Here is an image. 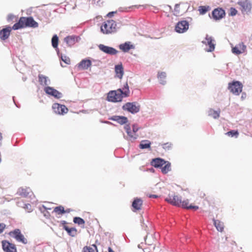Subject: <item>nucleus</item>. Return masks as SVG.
Listing matches in <instances>:
<instances>
[{
    "label": "nucleus",
    "mask_w": 252,
    "mask_h": 252,
    "mask_svg": "<svg viewBox=\"0 0 252 252\" xmlns=\"http://www.w3.org/2000/svg\"><path fill=\"white\" fill-rule=\"evenodd\" d=\"M243 85L238 81H234L228 84V89L233 94L238 95L242 91Z\"/></svg>",
    "instance_id": "4"
},
{
    "label": "nucleus",
    "mask_w": 252,
    "mask_h": 252,
    "mask_svg": "<svg viewBox=\"0 0 252 252\" xmlns=\"http://www.w3.org/2000/svg\"><path fill=\"white\" fill-rule=\"evenodd\" d=\"M238 4L242 8V13L246 12L247 14L250 13L252 8V4L249 0H243L238 2Z\"/></svg>",
    "instance_id": "12"
},
{
    "label": "nucleus",
    "mask_w": 252,
    "mask_h": 252,
    "mask_svg": "<svg viewBox=\"0 0 252 252\" xmlns=\"http://www.w3.org/2000/svg\"><path fill=\"white\" fill-rule=\"evenodd\" d=\"M2 247L5 252H17L15 245L10 243L6 240L2 241Z\"/></svg>",
    "instance_id": "14"
},
{
    "label": "nucleus",
    "mask_w": 252,
    "mask_h": 252,
    "mask_svg": "<svg viewBox=\"0 0 252 252\" xmlns=\"http://www.w3.org/2000/svg\"><path fill=\"white\" fill-rule=\"evenodd\" d=\"M232 52L233 54L236 55H239L242 53V50H239V46L237 45L232 48Z\"/></svg>",
    "instance_id": "41"
},
{
    "label": "nucleus",
    "mask_w": 252,
    "mask_h": 252,
    "mask_svg": "<svg viewBox=\"0 0 252 252\" xmlns=\"http://www.w3.org/2000/svg\"><path fill=\"white\" fill-rule=\"evenodd\" d=\"M104 123H105V124H111V123L110 122H108V121H105Z\"/></svg>",
    "instance_id": "62"
},
{
    "label": "nucleus",
    "mask_w": 252,
    "mask_h": 252,
    "mask_svg": "<svg viewBox=\"0 0 252 252\" xmlns=\"http://www.w3.org/2000/svg\"><path fill=\"white\" fill-rule=\"evenodd\" d=\"M25 22L24 21V17H21L19 21L14 24V25L12 26V29L14 30H17L20 29H22L24 28H26V26L25 25Z\"/></svg>",
    "instance_id": "26"
},
{
    "label": "nucleus",
    "mask_w": 252,
    "mask_h": 252,
    "mask_svg": "<svg viewBox=\"0 0 252 252\" xmlns=\"http://www.w3.org/2000/svg\"><path fill=\"white\" fill-rule=\"evenodd\" d=\"M66 223H67V222H66V221H65V220H62V221H61V223L62 225H63V226L64 225H65V224H66Z\"/></svg>",
    "instance_id": "58"
},
{
    "label": "nucleus",
    "mask_w": 252,
    "mask_h": 252,
    "mask_svg": "<svg viewBox=\"0 0 252 252\" xmlns=\"http://www.w3.org/2000/svg\"><path fill=\"white\" fill-rule=\"evenodd\" d=\"M115 72L116 76L119 79H122L124 74V67L122 63L115 65Z\"/></svg>",
    "instance_id": "24"
},
{
    "label": "nucleus",
    "mask_w": 252,
    "mask_h": 252,
    "mask_svg": "<svg viewBox=\"0 0 252 252\" xmlns=\"http://www.w3.org/2000/svg\"><path fill=\"white\" fill-rule=\"evenodd\" d=\"M202 43L209 46L208 48L205 49V51L207 52H212L215 50L216 41L212 36L206 34L204 40L202 41Z\"/></svg>",
    "instance_id": "5"
},
{
    "label": "nucleus",
    "mask_w": 252,
    "mask_h": 252,
    "mask_svg": "<svg viewBox=\"0 0 252 252\" xmlns=\"http://www.w3.org/2000/svg\"><path fill=\"white\" fill-rule=\"evenodd\" d=\"M6 225L3 223H0V234L5 229Z\"/></svg>",
    "instance_id": "50"
},
{
    "label": "nucleus",
    "mask_w": 252,
    "mask_h": 252,
    "mask_svg": "<svg viewBox=\"0 0 252 252\" xmlns=\"http://www.w3.org/2000/svg\"><path fill=\"white\" fill-rule=\"evenodd\" d=\"M198 209V207L197 206H194L192 205H189L188 207V209H193L194 210H196Z\"/></svg>",
    "instance_id": "52"
},
{
    "label": "nucleus",
    "mask_w": 252,
    "mask_h": 252,
    "mask_svg": "<svg viewBox=\"0 0 252 252\" xmlns=\"http://www.w3.org/2000/svg\"><path fill=\"white\" fill-rule=\"evenodd\" d=\"M117 12V11H111V12H109L107 16L108 17H112V16H113L114 14L115 13H116Z\"/></svg>",
    "instance_id": "55"
},
{
    "label": "nucleus",
    "mask_w": 252,
    "mask_h": 252,
    "mask_svg": "<svg viewBox=\"0 0 252 252\" xmlns=\"http://www.w3.org/2000/svg\"><path fill=\"white\" fill-rule=\"evenodd\" d=\"M226 134L228 136H231V137H237L239 135V132L238 130H231L227 132L226 133Z\"/></svg>",
    "instance_id": "39"
},
{
    "label": "nucleus",
    "mask_w": 252,
    "mask_h": 252,
    "mask_svg": "<svg viewBox=\"0 0 252 252\" xmlns=\"http://www.w3.org/2000/svg\"><path fill=\"white\" fill-rule=\"evenodd\" d=\"M17 192L19 195L24 197H27L28 196L31 197L32 195V193L31 189L29 188H20L18 189Z\"/></svg>",
    "instance_id": "22"
},
{
    "label": "nucleus",
    "mask_w": 252,
    "mask_h": 252,
    "mask_svg": "<svg viewBox=\"0 0 252 252\" xmlns=\"http://www.w3.org/2000/svg\"><path fill=\"white\" fill-rule=\"evenodd\" d=\"M165 163L166 161L160 158H153L151 162V165L155 168H161Z\"/></svg>",
    "instance_id": "21"
},
{
    "label": "nucleus",
    "mask_w": 252,
    "mask_h": 252,
    "mask_svg": "<svg viewBox=\"0 0 252 252\" xmlns=\"http://www.w3.org/2000/svg\"><path fill=\"white\" fill-rule=\"evenodd\" d=\"M119 48L125 53L128 52L129 50L134 48V46L131 44L130 42L128 41L121 44L119 45Z\"/></svg>",
    "instance_id": "25"
},
{
    "label": "nucleus",
    "mask_w": 252,
    "mask_h": 252,
    "mask_svg": "<svg viewBox=\"0 0 252 252\" xmlns=\"http://www.w3.org/2000/svg\"><path fill=\"white\" fill-rule=\"evenodd\" d=\"M98 47L101 51L111 56L116 55L119 52L115 48L102 44H99Z\"/></svg>",
    "instance_id": "10"
},
{
    "label": "nucleus",
    "mask_w": 252,
    "mask_h": 252,
    "mask_svg": "<svg viewBox=\"0 0 252 252\" xmlns=\"http://www.w3.org/2000/svg\"><path fill=\"white\" fill-rule=\"evenodd\" d=\"M12 30H13L12 28L9 26H6L4 28H3L0 31V38L2 40H5L8 39Z\"/></svg>",
    "instance_id": "17"
},
{
    "label": "nucleus",
    "mask_w": 252,
    "mask_h": 252,
    "mask_svg": "<svg viewBox=\"0 0 252 252\" xmlns=\"http://www.w3.org/2000/svg\"><path fill=\"white\" fill-rule=\"evenodd\" d=\"M118 91L121 92L125 97H128L129 95V90L128 84L126 83L121 89H119Z\"/></svg>",
    "instance_id": "30"
},
{
    "label": "nucleus",
    "mask_w": 252,
    "mask_h": 252,
    "mask_svg": "<svg viewBox=\"0 0 252 252\" xmlns=\"http://www.w3.org/2000/svg\"><path fill=\"white\" fill-rule=\"evenodd\" d=\"M9 235L12 237L15 238L18 242H21L24 244L28 243V240L25 238L23 234L21 233L19 229H15L10 231Z\"/></svg>",
    "instance_id": "6"
},
{
    "label": "nucleus",
    "mask_w": 252,
    "mask_h": 252,
    "mask_svg": "<svg viewBox=\"0 0 252 252\" xmlns=\"http://www.w3.org/2000/svg\"><path fill=\"white\" fill-rule=\"evenodd\" d=\"M189 28V23L186 20L179 21L175 28V31L178 33H184L186 32Z\"/></svg>",
    "instance_id": "8"
},
{
    "label": "nucleus",
    "mask_w": 252,
    "mask_h": 252,
    "mask_svg": "<svg viewBox=\"0 0 252 252\" xmlns=\"http://www.w3.org/2000/svg\"><path fill=\"white\" fill-rule=\"evenodd\" d=\"M157 77L160 84L162 85H164L166 84V73L165 72H158V73Z\"/></svg>",
    "instance_id": "29"
},
{
    "label": "nucleus",
    "mask_w": 252,
    "mask_h": 252,
    "mask_svg": "<svg viewBox=\"0 0 252 252\" xmlns=\"http://www.w3.org/2000/svg\"><path fill=\"white\" fill-rule=\"evenodd\" d=\"M246 94L245 93H243L242 94L241 98L242 99H245L246 98Z\"/></svg>",
    "instance_id": "56"
},
{
    "label": "nucleus",
    "mask_w": 252,
    "mask_h": 252,
    "mask_svg": "<svg viewBox=\"0 0 252 252\" xmlns=\"http://www.w3.org/2000/svg\"><path fill=\"white\" fill-rule=\"evenodd\" d=\"M110 120L115 121L121 125H127L128 122L127 118L123 116H113L109 118Z\"/></svg>",
    "instance_id": "18"
},
{
    "label": "nucleus",
    "mask_w": 252,
    "mask_h": 252,
    "mask_svg": "<svg viewBox=\"0 0 252 252\" xmlns=\"http://www.w3.org/2000/svg\"><path fill=\"white\" fill-rule=\"evenodd\" d=\"M165 200L167 202L177 206H180L182 203L181 197L175 194H169Z\"/></svg>",
    "instance_id": "11"
},
{
    "label": "nucleus",
    "mask_w": 252,
    "mask_h": 252,
    "mask_svg": "<svg viewBox=\"0 0 252 252\" xmlns=\"http://www.w3.org/2000/svg\"><path fill=\"white\" fill-rule=\"evenodd\" d=\"M172 144L170 142H167L162 144V148L166 151H169L171 149Z\"/></svg>",
    "instance_id": "40"
},
{
    "label": "nucleus",
    "mask_w": 252,
    "mask_h": 252,
    "mask_svg": "<svg viewBox=\"0 0 252 252\" xmlns=\"http://www.w3.org/2000/svg\"><path fill=\"white\" fill-rule=\"evenodd\" d=\"M214 224L217 229L220 232H222L223 230V224L222 222L219 220L213 219Z\"/></svg>",
    "instance_id": "34"
},
{
    "label": "nucleus",
    "mask_w": 252,
    "mask_h": 252,
    "mask_svg": "<svg viewBox=\"0 0 252 252\" xmlns=\"http://www.w3.org/2000/svg\"><path fill=\"white\" fill-rule=\"evenodd\" d=\"M151 142L148 140H142L139 145V148L141 149H148L149 150H151Z\"/></svg>",
    "instance_id": "31"
},
{
    "label": "nucleus",
    "mask_w": 252,
    "mask_h": 252,
    "mask_svg": "<svg viewBox=\"0 0 252 252\" xmlns=\"http://www.w3.org/2000/svg\"><path fill=\"white\" fill-rule=\"evenodd\" d=\"M25 25L26 27H31L32 28H36L38 27V24L36 22L32 17H24Z\"/></svg>",
    "instance_id": "20"
},
{
    "label": "nucleus",
    "mask_w": 252,
    "mask_h": 252,
    "mask_svg": "<svg viewBox=\"0 0 252 252\" xmlns=\"http://www.w3.org/2000/svg\"><path fill=\"white\" fill-rule=\"evenodd\" d=\"M124 128L127 134V136L124 135V137L126 139L131 141V142L136 139V134L135 133H133V132L131 131V128L129 125H125Z\"/></svg>",
    "instance_id": "15"
},
{
    "label": "nucleus",
    "mask_w": 252,
    "mask_h": 252,
    "mask_svg": "<svg viewBox=\"0 0 252 252\" xmlns=\"http://www.w3.org/2000/svg\"><path fill=\"white\" fill-rule=\"evenodd\" d=\"M38 79L39 84L42 86H49L51 83V80L48 76L42 74H39Z\"/></svg>",
    "instance_id": "19"
},
{
    "label": "nucleus",
    "mask_w": 252,
    "mask_h": 252,
    "mask_svg": "<svg viewBox=\"0 0 252 252\" xmlns=\"http://www.w3.org/2000/svg\"><path fill=\"white\" fill-rule=\"evenodd\" d=\"M83 252H94V250L92 248L86 246L83 248Z\"/></svg>",
    "instance_id": "47"
},
{
    "label": "nucleus",
    "mask_w": 252,
    "mask_h": 252,
    "mask_svg": "<svg viewBox=\"0 0 252 252\" xmlns=\"http://www.w3.org/2000/svg\"><path fill=\"white\" fill-rule=\"evenodd\" d=\"M54 212L59 215H62L65 213L64 207L61 205L57 206L54 209Z\"/></svg>",
    "instance_id": "36"
},
{
    "label": "nucleus",
    "mask_w": 252,
    "mask_h": 252,
    "mask_svg": "<svg viewBox=\"0 0 252 252\" xmlns=\"http://www.w3.org/2000/svg\"><path fill=\"white\" fill-rule=\"evenodd\" d=\"M63 228L71 237H74L77 234V229L75 227L69 228L66 225H64Z\"/></svg>",
    "instance_id": "32"
},
{
    "label": "nucleus",
    "mask_w": 252,
    "mask_h": 252,
    "mask_svg": "<svg viewBox=\"0 0 252 252\" xmlns=\"http://www.w3.org/2000/svg\"><path fill=\"white\" fill-rule=\"evenodd\" d=\"M225 15V11L221 8H215L212 12V18L216 21L221 19Z\"/></svg>",
    "instance_id": "13"
},
{
    "label": "nucleus",
    "mask_w": 252,
    "mask_h": 252,
    "mask_svg": "<svg viewBox=\"0 0 252 252\" xmlns=\"http://www.w3.org/2000/svg\"><path fill=\"white\" fill-rule=\"evenodd\" d=\"M24 208L27 210H29V212L31 211V206L30 204H24Z\"/></svg>",
    "instance_id": "54"
},
{
    "label": "nucleus",
    "mask_w": 252,
    "mask_h": 252,
    "mask_svg": "<svg viewBox=\"0 0 252 252\" xmlns=\"http://www.w3.org/2000/svg\"><path fill=\"white\" fill-rule=\"evenodd\" d=\"M140 221H141V226L142 227V228L143 229H144L145 230H147L146 228L148 227L147 224L145 222H144V220L143 219L141 220Z\"/></svg>",
    "instance_id": "48"
},
{
    "label": "nucleus",
    "mask_w": 252,
    "mask_h": 252,
    "mask_svg": "<svg viewBox=\"0 0 252 252\" xmlns=\"http://www.w3.org/2000/svg\"><path fill=\"white\" fill-rule=\"evenodd\" d=\"M125 97L121 92L117 91H110L107 96V100L112 102H118L122 101Z\"/></svg>",
    "instance_id": "3"
},
{
    "label": "nucleus",
    "mask_w": 252,
    "mask_h": 252,
    "mask_svg": "<svg viewBox=\"0 0 252 252\" xmlns=\"http://www.w3.org/2000/svg\"><path fill=\"white\" fill-rule=\"evenodd\" d=\"M209 6H200L198 7V11L200 14H205L210 9Z\"/></svg>",
    "instance_id": "37"
},
{
    "label": "nucleus",
    "mask_w": 252,
    "mask_h": 252,
    "mask_svg": "<svg viewBox=\"0 0 252 252\" xmlns=\"http://www.w3.org/2000/svg\"><path fill=\"white\" fill-rule=\"evenodd\" d=\"M93 246L94 247H95V249H97L96 246V245H93Z\"/></svg>",
    "instance_id": "63"
},
{
    "label": "nucleus",
    "mask_w": 252,
    "mask_h": 252,
    "mask_svg": "<svg viewBox=\"0 0 252 252\" xmlns=\"http://www.w3.org/2000/svg\"><path fill=\"white\" fill-rule=\"evenodd\" d=\"M149 197H150V198H157L158 197V195H155V194H150L149 195Z\"/></svg>",
    "instance_id": "57"
},
{
    "label": "nucleus",
    "mask_w": 252,
    "mask_h": 252,
    "mask_svg": "<svg viewBox=\"0 0 252 252\" xmlns=\"http://www.w3.org/2000/svg\"><path fill=\"white\" fill-rule=\"evenodd\" d=\"M237 46H239V50H242V53H243L246 49V46L243 44V43H240Z\"/></svg>",
    "instance_id": "46"
},
{
    "label": "nucleus",
    "mask_w": 252,
    "mask_h": 252,
    "mask_svg": "<svg viewBox=\"0 0 252 252\" xmlns=\"http://www.w3.org/2000/svg\"><path fill=\"white\" fill-rule=\"evenodd\" d=\"M116 24L114 20H108L103 23L101 27V31L103 33L108 34L115 31Z\"/></svg>",
    "instance_id": "2"
},
{
    "label": "nucleus",
    "mask_w": 252,
    "mask_h": 252,
    "mask_svg": "<svg viewBox=\"0 0 252 252\" xmlns=\"http://www.w3.org/2000/svg\"><path fill=\"white\" fill-rule=\"evenodd\" d=\"M108 252H115L111 247H109L108 249Z\"/></svg>",
    "instance_id": "59"
},
{
    "label": "nucleus",
    "mask_w": 252,
    "mask_h": 252,
    "mask_svg": "<svg viewBox=\"0 0 252 252\" xmlns=\"http://www.w3.org/2000/svg\"><path fill=\"white\" fill-rule=\"evenodd\" d=\"M14 18V16L13 14H9L8 15L7 17V21L9 22L12 21Z\"/></svg>",
    "instance_id": "51"
},
{
    "label": "nucleus",
    "mask_w": 252,
    "mask_h": 252,
    "mask_svg": "<svg viewBox=\"0 0 252 252\" xmlns=\"http://www.w3.org/2000/svg\"><path fill=\"white\" fill-rule=\"evenodd\" d=\"M139 130V127H138V126H137V125H133L132 126V131L133 132V133H136V132L138 131V130Z\"/></svg>",
    "instance_id": "49"
},
{
    "label": "nucleus",
    "mask_w": 252,
    "mask_h": 252,
    "mask_svg": "<svg viewBox=\"0 0 252 252\" xmlns=\"http://www.w3.org/2000/svg\"><path fill=\"white\" fill-rule=\"evenodd\" d=\"M251 38L252 39V34H251Z\"/></svg>",
    "instance_id": "64"
},
{
    "label": "nucleus",
    "mask_w": 252,
    "mask_h": 252,
    "mask_svg": "<svg viewBox=\"0 0 252 252\" xmlns=\"http://www.w3.org/2000/svg\"><path fill=\"white\" fill-rule=\"evenodd\" d=\"M80 37L76 35H68L64 38V41L68 46L71 47L74 45L76 42H79Z\"/></svg>",
    "instance_id": "16"
},
{
    "label": "nucleus",
    "mask_w": 252,
    "mask_h": 252,
    "mask_svg": "<svg viewBox=\"0 0 252 252\" xmlns=\"http://www.w3.org/2000/svg\"><path fill=\"white\" fill-rule=\"evenodd\" d=\"M179 7L180 5L179 4H176L175 5L174 10L177 12V14L179 13Z\"/></svg>",
    "instance_id": "53"
},
{
    "label": "nucleus",
    "mask_w": 252,
    "mask_h": 252,
    "mask_svg": "<svg viewBox=\"0 0 252 252\" xmlns=\"http://www.w3.org/2000/svg\"><path fill=\"white\" fill-rule=\"evenodd\" d=\"M237 13V10L233 7H231L230 9V13L229 15L231 16H235Z\"/></svg>",
    "instance_id": "44"
},
{
    "label": "nucleus",
    "mask_w": 252,
    "mask_h": 252,
    "mask_svg": "<svg viewBox=\"0 0 252 252\" xmlns=\"http://www.w3.org/2000/svg\"><path fill=\"white\" fill-rule=\"evenodd\" d=\"M164 165L161 167V172L163 174H166L171 170V163L168 161H166V163Z\"/></svg>",
    "instance_id": "35"
},
{
    "label": "nucleus",
    "mask_w": 252,
    "mask_h": 252,
    "mask_svg": "<svg viewBox=\"0 0 252 252\" xmlns=\"http://www.w3.org/2000/svg\"><path fill=\"white\" fill-rule=\"evenodd\" d=\"M65 213H69L70 212V209H66V210H65Z\"/></svg>",
    "instance_id": "61"
},
{
    "label": "nucleus",
    "mask_w": 252,
    "mask_h": 252,
    "mask_svg": "<svg viewBox=\"0 0 252 252\" xmlns=\"http://www.w3.org/2000/svg\"><path fill=\"white\" fill-rule=\"evenodd\" d=\"M2 139V134L1 132H0V141L1 142Z\"/></svg>",
    "instance_id": "60"
},
{
    "label": "nucleus",
    "mask_w": 252,
    "mask_h": 252,
    "mask_svg": "<svg viewBox=\"0 0 252 252\" xmlns=\"http://www.w3.org/2000/svg\"><path fill=\"white\" fill-rule=\"evenodd\" d=\"M207 113L209 116L212 117L214 119H217L220 117V111H215L211 108L208 110Z\"/></svg>",
    "instance_id": "33"
},
{
    "label": "nucleus",
    "mask_w": 252,
    "mask_h": 252,
    "mask_svg": "<svg viewBox=\"0 0 252 252\" xmlns=\"http://www.w3.org/2000/svg\"><path fill=\"white\" fill-rule=\"evenodd\" d=\"M122 108L124 111H127L132 114H135L139 112L140 105L136 101L128 102L123 105Z\"/></svg>",
    "instance_id": "1"
},
{
    "label": "nucleus",
    "mask_w": 252,
    "mask_h": 252,
    "mask_svg": "<svg viewBox=\"0 0 252 252\" xmlns=\"http://www.w3.org/2000/svg\"><path fill=\"white\" fill-rule=\"evenodd\" d=\"M140 6V5H132V6H129L128 7H125V8L120 7V8H119L118 10L120 12H123V11H127V9L128 8L130 9V8H131L132 7L138 8V7H139Z\"/></svg>",
    "instance_id": "43"
},
{
    "label": "nucleus",
    "mask_w": 252,
    "mask_h": 252,
    "mask_svg": "<svg viewBox=\"0 0 252 252\" xmlns=\"http://www.w3.org/2000/svg\"><path fill=\"white\" fill-rule=\"evenodd\" d=\"M73 222L78 225H84L85 222L82 218L78 217H75L73 218Z\"/></svg>",
    "instance_id": "38"
},
{
    "label": "nucleus",
    "mask_w": 252,
    "mask_h": 252,
    "mask_svg": "<svg viewBox=\"0 0 252 252\" xmlns=\"http://www.w3.org/2000/svg\"><path fill=\"white\" fill-rule=\"evenodd\" d=\"M92 65V62L89 59H83L78 64V68L80 69L86 70Z\"/></svg>",
    "instance_id": "23"
},
{
    "label": "nucleus",
    "mask_w": 252,
    "mask_h": 252,
    "mask_svg": "<svg viewBox=\"0 0 252 252\" xmlns=\"http://www.w3.org/2000/svg\"><path fill=\"white\" fill-rule=\"evenodd\" d=\"M181 206H182L183 208L188 209L189 207V201L188 200H184L182 201Z\"/></svg>",
    "instance_id": "45"
},
{
    "label": "nucleus",
    "mask_w": 252,
    "mask_h": 252,
    "mask_svg": "<svg viewBox=\"0 0 252 252\" xmlns=\"http://www.w3.org/2000/svg\"><path fill=\"white\" fill-rule=\"evenodd\" d=\"M61 60L64 62L66 64H69L70 63V59L66 56L61 55Z\"/></svg>",
    "instance_id": "42"
},
{
    "label": "nucleus",
    "mask_w": 252,
    "mask_h": 252,
    "mask_svg": "<svg viewBox=\"0 0 252 252\" xmlns=\"http://www.w3.org/2000/svg\"><path fill=\"white\" fill-rule=\"evenodd\" d=\"M143 204V200L140 198H135L132 203V207L135 210H139L141 209V206Z\"/></svg>",
    "instance_id": "27"
},
{
    "label": "nucleus",
    "mask_w": 252,
    "mask_h": 252,
    "mask_svg": "<svg viewBox=\"0 0 252 252\" xmlns=\"http://www.w3.org/2000/svg\"><path fill=\"white\" fill-rule=\"evenodd\" d=\"M51 43L52 47L56 49L58 56H60V53L58 49L59 37L57 34H54L52 36L51 39Z\"/></svg>",
    "instance_id": "28"
},
{
    "label": "nucleus",
    "mask_w": 252,
    "mask_h": 252,
    "mask_svg": "<svg viewBox=\"0 0 252 252\" xmlns=\"http://www.w3.org/2000/svg\"><path fill=\"white\" fill-rule=\"evenodd\" d=\"M54 112L57 114L63 115L68 111V108L63 104L55 103L52 105Z\"/></svg>",
    "instance_id": "9"
},
{
    "label": "nucleus",
    "mask_w": 252,
    "mask_h": 252,
    "mask_svg": "<svg viewBox=\"0 0 252 252\" xmlns=\"http://www.w3.org/2000/svg\"><path fill=\"white\" fill-rule=\"evenodd\" d=\"M44 91L47 94L51 95L57 99H60L63 96V94L62 93L50 86L44 87Z\"/></svg>",
    "instance_id": "7"
}]
</instances>
